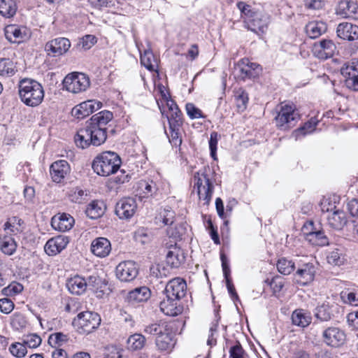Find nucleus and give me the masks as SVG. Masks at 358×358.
<instances>
[{"mask_svg": "<svg viewBox=\"0 0 358 358\" xmlns=\"http://www.w3.org/2000/svg\"><path fill=\"white\" fill-rule=\"evenodd\" d=\"M113 118V113L109 110H102L94 115L86 122L85 126L80 128L76 133L74 141L76 145L85 149L90 145L99 146L107 138L106 124Z\"/></svg>", "mask_w": 358, "mask_h": 358, "instance_id": "1", "label": "nucleus"}, {"mask_svg": "<svg viewBox=\"0 0 358 358\" xmlns=\"http://www.w3.org/2000/svg\"><path fill=\"white\" fill-rule=\"evenodd\" d=\"M18 94L21 101L29 107L39 106L45 95L42 85L29 78H24L19 82Z\"/></svg>", "mask_w": 358, "mask_h": 358, "instance_id": "2", "label": "nucleus"}, {"mask_svg": "<svg viewBox=\"0 0 358 358\" xmlns=\"http://www.w3.org/2000/svg\"><path fill=\"white\" fill-rule=\"evenodd\" d=\"M122 164L120 156L110 151H106L96 156L92 162L94 171L101 176H108L117 172Z\"/></svg>", "mask_w": 358, "mask_h": 358, "instance_id": "3", "label": "nucleus"}, {"mask_svg": "<svg viewBox=\"0 0 358 358\" xmlns=\"http://www.w3.org/2000/svg\"><path fill=\"white\" fill-rule=\"evenodd\" d=\"M299 118L300 115L293 103H282L279 106L275 121L279 129L287 130L294 127Z\"/></svg>", "mask_w": 358, "mask_h": 358, "instance_id": "4", "label": "nucleus"}, {"mask_svg": "<svg viewBox=\"0 0 358 358\" xmlns=\"http://www.w3.org/2000/svg\"><path fill=\"white\" fill-rule=\"evenodd\" d=\"M100 315L94 312L80 313L73 321V325L79 334H89L96 329L101 324Z\"/></svg>", "mask_w": 358, "mask_h": 358, "instance_id": "5", "label": "nucleus"}, {"mask_svg": "<svg viewBox=\"0 0 358 358\" xmlns=\"http://www.w3.org/2000/svg\"><path fill=\"white\" fill-rule=\"evenodd\" d=\"M89 78L83 73H71L63 80L64 87L69 92L78 94L84 92L90 87Z\"/></svg>", "mask_w": 358, "mask_h": 358, "instance_id": "6", "label": "nucleus"}, {"mask_svg": "<svg viewBox=\"0 0 358 358\" xmlns=\"http://www.w3.org/2000/svg\"><path fill=\"white\" fill-rule=\"evenodd\" d=\"M194 179L197 188V193L200 200L204 201V205H208L213 193L214 186L205 171L197 172Z\"/></svg>", "mask_w": 358, "mask_h": 358, "instance_id": "7", "label": "nucleus"}, {"mask_svg": "<svg viewBox=\"0 0 358 358\" xmlns=\"http://www.w3.org/2000/svg\"><path fill=\"white\" fill-rule=\"evenodd\" d=\"M341 73L345 78L346 86L355 91H358V59L343 64Z\"/></svg>", "mask_w": 358, "mask_h": 358, "instance_id": "8", "label": "nucleus"}, {"mask_svg": "<svg viewBox=\"0 0 358 358\" xmlns=\"http://www.w3.org/2000/svg\"><path fill=\"white\" fill-rule=\"evenodd\" d=\"M71 47L70 41L64 37H59L46 43L45 50L51 57H58L65 54Z\"/></svg>", "mask_w": 358, "mask_h": 358, "instance_id": "9", "label": "nucleus"}, {"mask_svg": "<svg viewBox=\"0 0 358 358\" xmlns=\"http://www.w3.org/2000/svg\"><path fill=\"white\" fill-rule=\"evenodd\" d=\"M5 36L11 43H20L29 38L30 31L26 27L9 24L5 27Z\"/></svg>", "mask_w": 358, "mask_h": 358, "instance_id": "10", "label": "nucleus"}, {"mask_svg": "<svg viewBox=\"0 0 358 358\" xmlns=\"http://www.w3.org/2000/svg\"><path fill=\"white\" fill-rule=\"evenodd\" d=\"M336 46L330 39H322L315 43L313 47V53L320 59H327L334 55Z\"/></svg>", "mask_w": 358, "mask_h": 358, "instance_id": "11", "label": "nucleus"}, {"mask_svg": "<svg viewBox=\"0 0 358 358\" xmlns=\"http://www.w3.org/2000/svg\"><path fill=\"white\" fill-rule=\"evenodd\" d=\"M324 343L331 347L337 348L342 345L345 341V334L338 327L327 328L322 333Z\"/></svg>", "mask_w": 358, "mask_h": 358, "instance_id": "12", "label": "nucleus"}, {"mask_svg": "<svg viewBox=\"0 0 358 358\" xmlns=\"http://www.w3.org/2000/svg\"><path fill=\"white\" fill-rule=\"evenodd\" d=\"M138 273L136 264L133 261L120 262L116 267V275L121 281H131L136 278Z\"/></svg>", "mask_w": 358, "mask_h": 358, "instance_id": "13", "label": "nucleus"}, {"mask_svg": "<svg viewBox=\"0 0 358 358\" xmlns=\"http://www.w3.org/2000/svg\"><path fill=\"white\" fill-rule=\"evenodd\" d=\"M102 103L99 101L87 100L73 107L71 113L76 118L83 119L100 109Z\"/></svg>", "mask_w": 358, "mask_h": 358, "instance_id": "14", "label": "nucleus"}, {"mask_svg": "<svg viewBox=\"0 0 358 358\" xmlns=\"http://www.w3.org/2000/svg\"><path fill=\"white\" fill-rule=\"evenodd\" d=\"M137 208L136 201L132 198H124L120 200L115 206V214L120 219H129L135 213Z\"/></svg>", "mask_w": 358, "mask_h": 358, "instance_id": "15", "label": "nucleus"}, {"mask_svg": "<svg viewBox=\"0 0 358 358\" xmlns=\"http://www.w3.org/2000/svg\"><path fill=\"white\" fill-rule=\"evenodd\" d=\"M186 288V282L182 278H176L167 283L165 293L169 297L180 300L185 295Z\"/></svg>", "mask_w": 358, "mask_h": 358, "instance_id": "16", "label": "nucleus"}, {"mask_svg": "<svg viewBox=\"0 0 358 358\" xmlns=\"http://www.w3.org/2000/svg\"><path fill=\"white\" fill-rule=\"evenodd\" d=\"M70 172V165L67 161L63 159L55 162L50 168L51 178L57 183L62 182Z\"/></svg>", "mask_w": 358, "mask_h": 358, "instance_id": "17", "label": "nucleus"}, {"mask_svg": "<svg viewBox=\"0 0 358 358\" xmlns=\"http://www.w3.org/2000/svg\"><path fill=\"white\" fill-rule=\"evenodd\" d=\"M69 243L68 236H57L49 239L45 245V252L49 256H55L65 249Z\"/></svg>", "mask_w": 358, "mask_h": 358, "instance_id": "18", "label": "nucleus"}, {"mask_svg": "<svg viewBox=\"0 0 358 358\" xmlns=\"http://www.w3.org/2000/svg\"><path fill=\"white\" fill-rule=\"evenodd\" d=\"M185 261L184 251L175 244L169 248L166 256V264L171 268H179Z\"/></svg>", "mask_w": 358, "mask_h": 358, "instance_id": "19", "label": "nucleus"}, {"mask_svg": "<svg viewBox=\"0 0 358 358\" xmlns=\"http://www.w3.org/2000/svg\"><path fill=\"white\" fill-rule=\"evenodd\" d=\"M337 36L343 40L352 41L358 39V26L350 22H341L336 28Z\"/></svg>", "mask_w": 358, "mask_h": 358, "instance_id": "20", "label": "nucleus"}, {"mask_svg": "<svg viewBox=\"0 0 358 358\" xmlns=\"http://www.w3.org/2000/svg\"><path fill=\"white\" fill-rule=\"evenodd\" d=\"M74 224V219L69 214L59 213L51 220V226L55 230L65 232L70 230Z\"/></svg>", "mask_w": 358, "mask_h": 358, "instance_id": "21", "label": "nucleus"}, {"mask_svg": "<svg viewBox=\"0 0 358 358\" xmlns=\"http://www.w3.org/2000/svg\"><path fill=\"white\" fill-rule=\"evenodd\" d=\"M90 250L96 257H106L111 251L110 242L106 238H96L92 241Z\"/></svg>", "mask_w": 358, "mask_h": 358, "instance_id": "22", "label": "nucleus"}, {"mask_svg": "<svg viewBox=\"0 0 358 358\" xmlns=\"http://www.w3.org/2000/svg\"><path fill=\"white\" fill-rule=\"evenodd\" d=\"M178 301V299H173L166 295V299H164L159 303L160 310L166 315L176 316L182 311L181 307L177 305Z\"/></svg>", "mask_w": 358, "mask_h": 358, "instance_id": "23", "label": "nucleus"}, {"mask_svg": "<svg viewBox=\"0 0 358 358\" xmlns=\"http://www.w3.org/2000/svg\"><path fill=\"white\" fill-rule=\"evenodd\" d=\"M315 274V268L312 263H306L301 268H299L296 273V275L299 278L297 281L303 285H307L312 282Z\"/></svg>", "mask_w": 358, "mask_h": 358, "instance_id": "24", "label": "nucleus"}, {"mask_svg": "<svg viewBox=\"0 0 358 358\" xmlns=\"http://www.w3.org/2000/svg\"><path fill=\"white\" fill-rule=\"evenodd\" d=\"M268 24V16L257 13L249 20L248 29L255 33H264L267 29Z\"/></svg>", "mask_w": 358, "mask_h": 358, "instance_id": "25", "label": "nucleus"}, {"mask_svg": "<svg viewBox=\"0 0 358 358\" xmlns=\"http://www.w3.org/2000/svg\"><path fill=\"white\" fill-rule=\"evenodd\" d=\"M328 224L332 229H342L348 222L345 213L341 210H334L327 216Z\"/></svg>", "mask_w": 358, "mask_h": 358, "instance_id": "26", "label": "nucleus"}, {"mask_svg": "<svg viewBox=\"0 0 358 358\" xmlns=\"http://www.w3.org/2000/svg\"><path fill=\"white\" fill-rule=\"evenodd\" d=\"M87 282L85 278L76 275L69 279L66 282V287L69 291L76 295L83 294L87 288Z\"/></svg>", "mask_w": 358, "mask_h": 358, "instance_id": "27", "label": "nucleus"}, {"mask_svg": "<svg viewBox=\"0 0 358 358\" xmlns=\"http://www.w3.org/2000/svg\"><path fill=\"white\" fill-rule=\"evenodd\" d=\"M306 34L310 38H317L324 34L327 30V25L322 21H312L305 27Z\"/></svg>", "mask_w": 358, "mask_h": 358, "instance_id": "28", "label": "nucleus"}, {"mask_svg": "<svg viewBox=\"0 0 358 358\" xmlns=\"http://www.w3.org/2000/svg\"><path fill=\"white\" fill-rule=\"evenodd\" d=\"M241 64V73L243 78H255L262 71V68L258 64L250 62L248 59H243Z\"/></svg>", "mask_w": 358, "mask_h": 358, "instance_id": "29", "label": "nucleus"}, {"mask_svg": "<svg viewBox=\"0 0 358 358\" xmlns=\"http://www.w3.org/2000/svg\"><path fill=\"white\" fill-rule=\"evenodd\" d=\"M150 289L148 287L143 286L129 292L127 295V300L130 303L144 302L150 299Z\"/></svg>", "mask_w": 358, "mask_h": 358, "instance_id": "30", "label": "nucleus"}, {"mask_svg": "<svg viewBox=\"0 0 358 358\" xmlns=\"http://www.w3.org/2000/svg\"><path fill=\"white\" fill-rule=\"evenodd\" d=\"M293 324L304 328L308 327L312 321L310 315L303 309L295 310L292 315Z\"/></svg>", "mask_w": 358, "mask_h": 358, "instance_id": "31", "label": "nucleus"}, {"mask_svg": "<svg viewBox=\"0 0 358 358\" xmlns=\"http://www.w3.org/2000/svg\"><path fill=\"white\" fill-rule=\"evenodd\" d=\"M304 233L306 240L313 245L324 246L329 243V240L322 230H311Z\"/></svg>", "mask_w": 358, "mask_h": 358, "instance_id": "32", "label": "nucleus"}, {"mask_svg": "<svg viewBox=\"0 0 358 358\" xmlns=\"http://www.w3.org/2000/svg\"><path fill=\"white\" fill-rule=\"evenodd\" d=\"M106 210V206L102 201H93L86 209V214L90 219H97L102 216Z\"/></svg>", "mask_w": 358, "mask_h": 358, "instance_id": "33", "label": "nucleus"}, {"mask_svg": "<svg viewBox=\"0 0 358 358\" xmlns=\"http://www.w3.org/2000/svg\"><path fill=\"white\" fill-rule=\"evenodd\" d=\"M169 128H181L182 124V113L178 106L173 103L170 106V113L168 115Z\"/></svg>", "mask_w": 358, "mask_h": 358, "instance_id": "34", "label": "nucleus"}, {"mask_svg": "<svg viewBox=\"0 0 358 358\" xmlns=\"http://www.w3.org/2000/svg\"><path fill=\"white\" fill-rule=\"evenodd\" d=\"M17 249V243L11 236H5L0 237V250L8 256L14 254Z\"/></svg>", "mask_w": 358, "mask_h": 358, "instance_id": "35", "label": "nucleus"}, {"mask_svg": "<svg viewBox=\"0 0 358 358\" xmlns=\"http://www.w3.org/2000/svg\"><path fill=\"white\" fill-rule=\"evenodd\" d=\"M317 124V121L315 118H311L303 127L294 130L292 136L297 141L306 134L312 133L315 129Z\"/></svg>", "mask_w": 358, "mask_h": 358, "instance_id": "36", "label": "nucleus"}, {"mask_svg": "<svg viewBox=\"0 0 358 358\" xmlns=\"http://www.w3.org/2000/svg\"><path fill=\"white\" fill-rule=\"evenodd\" d=\"M155 343L159 350L162 351L169 350L174 345L172 336L168 330L157 336Z\"/></svg>", "mask_w": 358, "mask_h": 358, "instance_id": "37", "label": "nucleus"}, {"mask_svg": "<svg viewBox=\"0 0 358 358\" xmlns=\"http://www.w3.org/2000/svg\"><path fill=\"white\" fill-rule=\"evenodd\" d=\"M17 10L15 0H0V14L5 17H13Z\"/></svg>", "mask_w": 358, "mask_h": 358, "instance_id": "38", "label": "nucleus"}, {"mask_svg": "<svg viewBox=\"0 0 358 358\" xmlns=\"http://www.w3.org/2000/svg\"><path fill=\"white\" fill-rule=\"evenodd\" d=\"M236 106L238 112H243L248 103V94L242 88H239L234 93Z\"/></svg>", "mask_w": 358, "mask_h": 358, "instance_id": "39", "label": "nucleus"}, {"mask_svg": "<svg viewBox=\"0 0 358 358\" xmlns=\"http://www.w3.org/2000/svg\"><path fill=\"white\" fill-rule=\"evenodd\" d=\"M327 259L329 264L334 266L343 265L345 262L343 251L338 248H335L329 252L327 256Z\"/></svg>", "mask_w": 358, "mask_h": 358, "instance_id": "40", "label": "nucleus"}, {"mask_svg": "<svg viewBox=\"0 0 358 358\" xmlns=\"http://www.w3.org/2000/svg\"><path fill=\"white\" fill-rule=\"evenodd\" d=\"M24 222L18 217H13L4 224V229L9 230L12 234H17L23 229Z\"/></svg>", "mask_w": 358, "mask_h": 358, "instance_id": "41", "label": "nucleus"}, {"mask_svg": "<svg viewBox=\"0 0 358 358\" xmlns=\"http://www.w3.org/2000/svg\"><path fill=\"white\" fill-rule=\"evenodd\" d=\"M141 64L150 71H155L157 67V60L151 51L145 50L141 55Z\"/></svg>", "mask_w": 358, "mask_h": 358, "instance_id": "42", "label": "nucleus"}, {"mask_svg": "<svg viewBox=\"0 0 358 358\" xmlns=\"http://www.w3.org/2000/svg\"><path fill=\"white\" fill-rule=\"evenodd\" d=\"M167 331V324L165 322L159 321L145 326L144 332L148 334L159 336Z\"/></svg>", "mask_w": 358, "mask_h": 358, "instance_id": "43", "label": "nucleus"}, {"mask_svg": "<svg viewBox=\"0 0 358 358\" xmlns=\"http://www.w3.org/2000/svg\"><path fill=\"white\" fill-rule=\"evenodd\" d=\"M145 344V338L141 334H134L130 336L127 340L128 348L132 350L142 349Z\"/></svg>", "mask_w": 358, "mask_h": 358, "instance_id": "44", "label": "nucleus"}, {"mask_svg": "<svg viewBox=\"0 0 358 358\" xmlns=\"http://www.w3.org/2000/svg\"><path fill=\"white\" fill-rule=\"evenodd\" d=\"M278 271L283 275L290 274L295 268V264L286 258H281L277 262Z\"/></svg>", "mask_w": 358, "mask_h": 358, "instance_id": "45", "label": "nucleus"}, {"mask_svg": "<svg viewBox=\"0 0 358 358\" xmlns=\"http://www.w3.org/2000/svg\"><path fill=\"white\" fill-rule=\"evenodd\" d=\"M315 316L321 321H328L331 318V312L328 303L318 306L315 310Z\"/></svg>", "mask_w": 358, "mask_h": 358, "instance_id": "46", "label": "nucleus"}, {"mask_svg": "<svg viewBox=\"0 0 358 358\" xmlns=\"http://www.w3.org/2000/svg\"><path fill=\"white\" fill-rule=\"evenodd\" d=\"M15 66L13 62L9 59H0V75L2 76H11L14 75Z\"/></svg>", "mask_w": 358, "mask_h": 358, "instance_id": "47", "label": "nucleus"}, {"mask_svg": "<svg viewBox=\"0 0 358 358\" xmlns=\"http://www.w3.org/2000/svg\"><path fill=\"white\" fill-rule=\"evenodd\" d=\"M68 337L66 334L61 332H57L50 335L48 338V344L52 348H59L67 342Z\"/></svg>", "mask_w": 358, "mask_h": 358, "instance_id": "48", "label": "nucleus"}, {"mask_svg": "<svg viewBox=\"0 0 358 358\" xmlns=\"http://www.w3.org/2000/svg\"><path fill=\"white\" fill-rule=\"evenodd\" d=\"M41 338L36 334H28L22 338V343L24 344L26 348H36L41 344Z\"/></svg>", "mask_w": 358, "mask_h": 358, "instance_id": "49", "label": "nucleus"}, {"mask_svg": "<svg viewBox=\"0 0 358 358\" xmlns=\"http://www.w3.org/2000/svg\"><path fill=\"white\" fill-rule=\"evenodd\" d=\"M180 129L181 128H169L168 137L169 142L173 146L180 147L182 143Z\"/></svg>", "mask_w": 358, "mask_h": 358, "instance_id": "50", "label": "nucleus"}, {"mask_svg": "<svg viewBox=\"0 0 358 358\" xmlns=\"http://www.w3.org/2000/svg\"><path fill=\"white\" fill-rule=\"evenodd\" d=\"M341 297L345 303L352 306H358V288L350 292H342Z\"/></svg>", "mask_w": 358, "mask_h": 358, "instance_id": "51", "label": "nucleus"}, {"mask_svg": "<svg viewBox=\"0 0 358 358\" xmlns=\"http://www.w3.org/2000/svg\"><path fill=\"white\" fill-rule=\"evenodd\" d=\"M27 321L23 315L19 313H15L10 320L12 327L16 330H20L26 326Z\"/></svg>", "mask_w": 358, "mask_h": 358, "instance_id": "52", "label": "nucleus"}, {"mask_svg": "<svg viewBox=\"0 0 358 358\" xmlns=\"http://www.w3.org/2000/svg\"><path fill=\"white\" fill-rule=\"evenodd\" d=\"M9 350L10 353L16 357H23L27 353L26 346L22 342L13 343L10 346Z\"/></svg>", "mask_w": 358, "mask_h": 358, "instance_id": "53", "label": "nucleus"}, {"mask_svg": "<svg viewBox=\"0 0 358 358\" xmlns=\"http://www.w3.org/2000/svg\"><path fill=\"white\" fill-rule=\"evenodd\" d=\"M134 239L136 242L141 244H145L150 240L149 231L145 228H140L134 233Z\"/></svg>", "mask_w": 358, "mask_h": 358, "instance_id": "54", "label": "nucleus"}, {"mask_svg": "<svg viewBox=\"0 0 358 358\" xmlns=\"http://www.w3.org/2000/svg\"><path fill=\"white\" fill-rule=\"evenodd\" d=\"M187 115L191 119L204 118L202 111L192 103H187L185 106Z\"/></svg>", "mask_w": 358, "mask_h": 358, "instance_id": "55", "label": "nucleus"}, {"mask_svg": "<svg viewBox=\"0 0 358 358\" xmlns=\"http://www.w3.org/2000/svg\"><path fill=\"white\" fill-rule=\"evenodd\" d=\"M175 213L171 209H164L160 213L159 220L163 222L164 225H172L174 222Z\"/></svg>", "mask_w": 358, "mask_h": 358, "instance_id": "56", "label": "nucleus"}, {"mask_svg": "<svg viewBox=\"0 0 358 358\" xmlns=\"http://www.w3.org/2000/svg\"><path fill=\"white\" fill-rule=\"evenodd\" d=\"M23 290V286L17 282H12L6 287L2 289V293L6 296H14L20 293Z\"/></svg>", "mask_w": 358, "mask_h": 358, "instance_id": "57", "label": "nucleus"}, {"mask_svg": "<svg viewBox=\"0 0 358 358\" xmlns=\"http://www.w3.org/2000/svg\"><path fill=\"white\" fill-rule=\"evenodd\" d=\"M97 41V39L95 36L88 34L83 36L80 38L79 45L85 50H87L90 49Z\"/></svg>", "mask_w": 358, "mask_h": 358, "instance_id": "58", "label": "nucleus"}, {"mask_svg": "<svg viewBox=\"0 0 358 358\" xmlns=\"http://www.w3.org/2000/svg\"><path fill=\"white\" fill-rule=\"evenodd\" d=\"M229 358H245V352L241 343L236 344L229 349Z\"/></svg>", "mask_w": 358, "mask_h": 358, "instance_id": "59", "label": "nucleus"}, {"mask_svg": "<svg viewBox=\"0 0 358 358\" xmlns=\"http://www.w3.org/2000/svg\"><path fill=\"white\" fill-rule=\"evenodd\" d=\"M237 7L241 13L245 16L248 21L254 16V14L257 13L252 10L251 6L250 5L246 4L243 1L238 2Z\"/></svg>", "mask_w": 358, "mask_h": 358, "instance_id": "60", "label": "nucleus"}, {"mask_svg": "<svg viewBox=\"0 0 358 358\" xmlns=\"http://www.w3.org/2000/svg\"><path fill=\"white\" fill-rule=\"evenodd\" d=\"M14 303L9 299H0V311L4 314H9L14 308Z\"/></svg>", "mask_w": 358, "mask_h": 358, "instance_id": "61", "label": "nucleus"}, {"mask_svg": "<svg viewBox=\"0 0 358 358\" xmlns=\"http://www.w3.org/2000/svg\"><path fill=\"white\" fill-rule=\"evenodd\" d=\"M350 4L351 2L349 1H341L336 8V14L342 17L347 18L350 12Z\"/></svg>", "mask_w": 358, "mask_h": 358, "instance_id": "62", "label": "nucleus"}, {"mask_svg": "<svg viewBox=\"0 0 358 358\" xmlns=\"http://www.w3.org/2000/svg\"><path fill=\"white\" fill-rule=\"evenodd\" d=\"M184 233V229L180 227H169L167 229V234L170 238H173L175 240L181 239V237Z\"/></svg>", "mask_w": 358, "mask_h": 358, "instance_id": "63", "label": "nucleus"}, {"mask_svg": "<svg viewBox=\"0 0 358 358\" xmlns=\"http://www.w3.org/2000/svg\"><path fill=\"white\" fill-rule=\"evenodd\" d=\"M141 187L143 188V193L147 196H152L156 192L157 187L153 181L147 182L143 181L141 183Z\"/></svg>", "mask_w": 358, "mask_h": 358, "instance_id": "64", "label": "nucleus"}]
</instances>
